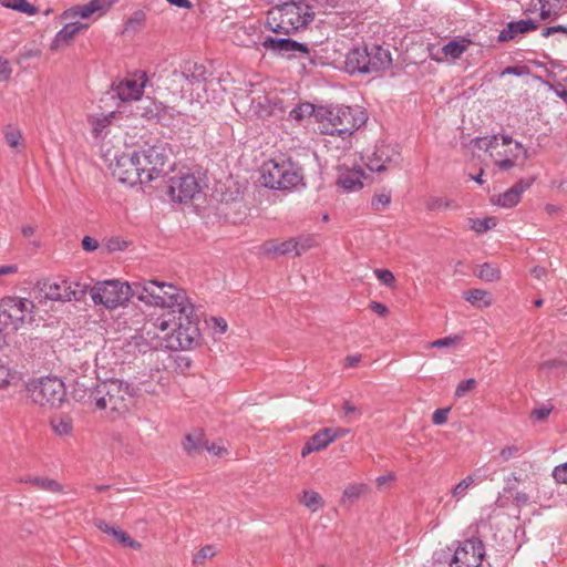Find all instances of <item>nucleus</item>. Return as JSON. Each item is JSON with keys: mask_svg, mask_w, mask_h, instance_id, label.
Instances as JSON below:
<instances>
[{"mask_svg": "<svg viewBox=\"0 0 567 567\" xmlns=\"http://www.w3.org/2000/svg\"><path fill=\"white\" fill-rule=\"evenodd\" d=\"M159 295L164 297V302L153 306L172 309L158 317L154 323L161 331H172L165 336L166 348L173 351L193 349L198 344L200 338L199 319L186 291L165 282Z\"/></svg>", "mask_w": 567, "mask_h": 567, "instance_id": "obj_1", "label": "nucleus"}, {"mask_svg": "<svg viewBox=\"0 0 567 567\" xmlns=\"http://www.w3.org/2000/svg\"><path fill=\"white\" fill-rule=\"evenodd\" d=\"M164 281L143 280L132 284L120 280H105L96 282L91 288V298L95 305H103L107 309H114L125 305L131 297H136L140 301L153 306L163 303L162 292Z\"/></svg>", "mask_w": 567, "mask_h": 567, "instance_id": "obj_2", "label": "nucleus"}, {"mask_svg": "<svg viewBox=\"0 0 567 567\" xmlns=\"http://www.w3.org/2000/svg\"><path fill=\"white\" fill-rule=\"evenodd\" d=\"M137 389L126 381L109 379L92 388L76 384L73 390L75 400L83 402L93 410L105 411L107 414H122L128 410Z\"/></svg>", "mask_w": 567, "mask_h": 567, "instance_id": "obj_3", "label": "nucleus"}, {"mask_svg": "<svg viewBox=\"0 0 567 567\" xmlns=\"http://www.w3.org/2000/svg\"><path fill=\"white\" fill-rule=\"evenodd\" d=\"M367 121L359 107L346 105L318 106L317 122L321 134L337 135L342 140L350 137Z\"/></svg>", "mask_w": 567, "mask_h": 567, "instance_id": "obj_4", "label": "nucleus"}, {"mask_svg": "<svg viewBox=\"0 0 567 567\" xmlns=\"http://www.w3.org/2000/svg\"><path fill=\"white\" fill-rule=\"evenodd\" d=\"M300 166L291 159H269L261 166V183L271 189L287 190L303 184Z\"/></svg>", "mask_w": 567, "mask_h": 567, "instance_id": "obj_5", "label": "nucleus"}, {"mask_svg": "<svg viewBox=\"0 0 567 567\" xmlns=\"http://www.w3.org/2000/svg\"><path fill=\"white\" fill-rule=\"evenodd\" d=\"M35 306L32 300L16 296L0 299V333L7 330L18 331L33 320Z\"/></svg>", "mask_w": 567, "mask_h": 567, "instance_id": "obj_6", "label": "nucleus"}, {"mask_svg": "<svg viewBox=\"0 0 567 567\" xmlns=\"http://www.w3.org/2000/svg\"><path fill=\"white\" fill-rule=\"evenodd\" d=\"M278 23L271 28L277 33H292L306 28L315 18L312 8L303 1H287L276 8Z\"/></svg>", "mask_w": 567, "mask_h": 567, "instance_id": "obj_7", "label": "nucleus"}, {"mask_svg": "<svg viewBox=\"0 0 567 567\" xmlns=\"http://www.w3.org/2000/svg\"><path fill=\"white\" fill-rule=\"evenodd\" d=\"M40 289L49 300L68 302L82 300L87 293L89 286L79 281L55 278L44 280Z\"/></svg>", "mask_w": 567, "mask_h": 567, "instance_id": "obj_8", "label": "nucleus"}, {"mask_svg": "<svg viewBox=\"0 0 567 567\" xmlns=\"http://www.w3.org/2000/svg\"><path fill=\"white\" fill-rule=\"evenodd\" d=\"M140 167L143 168L144 184L157 178L165 172L169 159V152L162 145H154L146 150L136 151Z\"/></svg>", "mask_w": 567, "mask_h": 567, "instance_id": "obj_9", "label": "nucleus"}, {"mask_svg": "<svg viewBox=\"0 0 567 567\" xmlns=\"http://www.w3.org/2000/svg\"><path fill=\"white\" fill-rule=\"evenodd\" d=\"M30 391L35 403L50 408H59L66 395L64 383L58 378L41 379Z\"/></svg>", "mask_w": 567, "mask_h": 567, "instance_id": "obj_10", "label": "nucleus"}, {"mask_svg": "<svg viewBox=\"0 0 567 567\" xmlns=\"http://www.w3.org/2000/svg\"><path fill=\"white\" fill-rule=\"evenodd\" d=\"M140 164L136 151L131 154L122 153L116 155L114 162L111 163L112 175L121 183L132 186L144 184L143 168L140 167Z\"/></svg>", "mask_w": 567, "mask_h": 567, "instance_id": "obj_11", "label": "nucleus"}, {"mask_svg": "<svg viewBox=\"0 0 567 567\" xmlns=\"http://www.w3.org/2000/svg\"><path fill=\"white\" fill-rule=\"evenodd\" d=\"M485 556L484 543L476 537L458 542L450 567H480Z\"/></svg>", "mask_w": 567, "mask_h": 567, "instance_id": "obj_12", "label": "nucleus"}, {"mask_svg": "<svg viewBox=\"0 0 567 567\" xmlns=\"http://www.w3.org/2000/svg\"><path fill=\"white\" fill-rule=\"evenodd\" d=\"M200 185L194 174L186 173L169 178L167 184V195L173 202L187 203L200 193Z\"/></svg>", "mask_w": 567, "mask_h": 567, "instance_id": "obj_13", "label": "nucleus"}, {"mask_svg": "<svg viewBox=\"0 0 567 567\" xmlns=\"http://www.w3.org/2000/svg\"><path fill=\"white\" fill-rule=\"evenodd\" d=\"M401 159L398 145L382 143L367 156V167L372 172H383L391 165H399Z\"/></svg>", "mask_w": 567, "mask_h": 567, "instance_id": "obj_14", "label": "nucleus"}, {"mask_svg": "<svg viewBox=\"0 0 567 567\" xmlns=\"http://www.w3.org/2000/svg\"><path fill=\"white\" fill-rule=\"evenodd\" d=\"M316 245V239L313 236H299L296 238H290L282 243L275 241H266L264 244V250L268 255H288L293 252L295 256H300L311 247Z\"/></svg>", "mask_w": 567, "mask_h": 567, "instance_id": "obj_15", "label": "nucleus"}, {"mask_svg": "<svg viewBox=\"0 0 567 567\" xmlns=\"http://www.w3.org/2000/svg\"><path fill=\"white\" fill-rule=\"evenodd\" d=\"M261 45L266 50H270L274 53L287 58L295 56L297 52L303 54L309 53V48L307 44L300 43L289 38H274L268 35L262 40Z\"/></svg>", "mask_w": 567, "mask_h": 567, "instance_id": "obj_16", "label": "nucleus"}, {"mask_svg": "<svg viewBox=\"0 0 567 567\" xmlns=\"http://www.w3.org/2000/svg\"><path fill=\"white\" fill-rule=\"evenodd\" d=\"M146 82L147 76L145 72H141L140 74H135L133 78H125L120 81L115 85L114 90L123 102L140 100Z\"/></svg>", "mask_w": 567, "mask_h": 567, "instance_id": "obj_17", "label": "nucleus"}, {"mask_svg": "<svg viewBox=\"0 0 567 567\" xmlns=\"http://www.w3.org/2000/svg\"><path fill=\"white\" fill-rule=\"evenodd\" d=\"M115 0H91L84 4H76L64 11L65 19H87L92 14H104L113 4Z\"/></svg>", "mask_w": 567, "mask_h": 567, "instance_id": "obj_18", "label": "nucleus"}, {"mask_svg": "<svg viewBox=\"0 0 567 567\" xmlns=\"http://www.w3.org/2000/svg\"><path fill=\"white\" fill-rule=\"evenodd\" d=\"M367 51L368 74L384 71L391 66L392 56L389 50L382 48L379 44H371L367 45Z\"/></svg>", "mask_w": 567, "mask_h": 567, "instance_id": "obj_19", "label": "nucleus"}, {"mask_svg": "<svg viewBox=\"0 0 567 567\" xmlns=\"http://www.w3.org/2000/svg\"><path fill=\"white\" fill-rule=\"evenodd\" d=\"M364 173L361 168H348L340 166L338 171L337 185L347 192L359 190L363 187L362 178Z\"/></svg>", "mask_w": 567, "mask_h": 567, "instance_id": "obj_20", "label": "nucleus"}, {"mask_svg": "<svg viewBox=\"0 0 567 567\" xmlns=\"http://www.w3.org/2000/svg\"><path fill=\"white\" fill-rule=\"evenodd\" d=\"M337 437H339V434L337 432L332 433V429L320 430L307 441L301 450V456L305 457L312 452L326 449Z\"/></svg>", "mask_w": 567, "mask_h": 567, "instance_id": "obj_21", "label": "nucleus"}, {"mask_svg": "<svg viewBox=\"0 0 567 567\" xmlns=\"http://www.w3.org/2000/svg\"><path fill=\"white\" fill-rule=\"evenodd\" d=\"M534 183V178L519 179L516 184H514L511 188H508L505 193L501 194L497 198V205L506 208L514 207L520 200L522 194L528 189Z\"/></svg>", "mask_w": 567, "mask_h": 567, "instance_id": "obj_22", "label": "nucleus"}, {"mask_svg": "<svg viewBox=\"0 0 567 567\" xmlns=\"http://www.w3.org/2000/svg\"><path fill=\"white\" fill-rule=\"evenodd\" d=\"M140 109L142 110V116L148 120L157 118L159 122L164 121L166 115L171 118H174L176 114L181 115V112H176L174 109L157 103L152 99L142 101Z\"/></svg>", "mask_w": 567, "mask_h": 567, "instance_id": "obj_23", "label": "nucleus"}, {"mask_svg": "<svg viewBox=\"0 0 567 567\" xmlns=\"http://www.w3.org/2000/svg\"><path fill=\"white\" fill-rule=\"evenodd\" d=\"M367 59V45L353 48L346 56V70L350 74H368Z\"/></svg>", "mask_w": 567, "mask_h": 567, "instance_id": "obj_24", "label": "nucleus"}, {"mask_svg": "<svg viewBox=\"0 0 567 567\" xmlns=\"http://www.w3.org/2000/svg\"><path fill=\"white\" fill-rule=\"evenodd\" d=\"M538 28V23L532 19L511 21L506 28L498 34L499 42H507L516 38L520 33L534 31Z\"/></svg>", "mask_w": 567, "mask_h": 567, "instance_id": "obj_25", "label": "nucleus"}, {"mask_svg": "<svg viewBox=\"0 0 567 567\" xmlns=\"http://www.w3.org/2000/svg\"><path fill=\"white\" fill-rule=\"evenodd\" d=\"M94 524L102 533L113 537V539L121 545L134 549L141 547V544L134 540L125 530L116 528L103 519H96Z\"/></svg>", "mask_w": 567, "mask_h": 567, "instance_id": "obj_26", "label": "nucleus"}, {"mask_svg": "<svg viewBox=\"0 0 567 567\" xmlns=\"http://www.w3.org/2000/svg\"><path fill=\"white\" fill-rule=\"evenodd\" d=\"M174 78L187 81L190 85L205 82L207 79L206 68L198 63H187L183 71H175Z\"/></svg>", "mask_w": 567, "mask_h": 567, "instance_id": "obj_27", "label": "nucleus"}, {"mask_svg": "<svg viewBox=\"0 0 567 567\" xmlns=\"http://www.w3.org/2000/svg\"><path fill=\"white\" fill-rule=\"evenodd\" d=\"M86 23L82 22H70L66 23L55 35L53 40V47L59 48L61 45H68L70 41L82 30L87 29Z\"/></svg>", "mask_w": 567, "mask_h": 567, "instance_id": "obj_28", "label": "nucleus"}, {"mask_svg": "<svg viewBox=\"0 0 567 567\" xmlns=\"http://www.w3.org/2000/svg\"><path fill=\"white\" fill-rule=\"evenodd\" d=\"M470 44H472L471 39L458 37L449 41L442 47L441 50L446 58L456 60L463 55V53L468 49Z\"/></svg>", "mask_w": 567, "mask_h": 567, "instance_id": "obj_29", "label": "nucleus"}, {"mask_svg": "<svg viewBox=\"0 0 567 567\" xmlns=\"http://www.w3.org/2000/svg\"><path fill=\"white\" fill-rule=\"evenodd\" d=\"M478 473L480 470H476L474 473L467 475L453 487L451 493L456 501L462 499L467 494V489L470 486L482 481V476Z\"/></svg>", "mask_w": 567, "mask_h": 567, "instance_id": "obj_30", "label": "nucleus"}, {"mask_svg": "<svg viewBox=\"0 0 567 567\" xmlns=\"http://www.w3.org/2000/svg\"><path fill=\"white\" fill-rule=\"evenodd\" d=\"M464 299L477 308L489 307L492 305L491 295L486 290L471 289L464 292Z\"/></svg>", "mask_w": 567, "mask_h": 567, "instance_id": "obj_31", "label": "nucleus"}, {"mask_svg": "<svg viewBox=\"0 0 567 567\" xmlns=\"http://www.w3.org/2000/svg\"><path fill=\"white\" fill-rule=\"evenodd\" d=\"M525 452L523 444L514 443L503 447L497 455L493 457V461L497 464L509 462L513 458L519 457Z\"/></svg>", "mask_w": 567, "mask_h": 567, "instance_id": "obj_32", "label": "nucleus"}, {"mask_svg": "<svg viewBox=\"0 0 567 567\" xmlns=\"http://www.w3.org/2000/svg\"><path fill=\"white\" fill-rule=\"evenodd\" d=\"M3 136L6 143L13 148L17 153L21 152L24 147L23 138L20 130L13 125H7L3 128Z\"/></svg>", "mask_w": 567, "mask_h": 567, "instance_id": "obj_33", "label": "nucleus"}, {"mask_svg": "<svg viewBox=\"0 0 567 567\" xmlns=\"http://www.w3.org/2000/svg\"><path fill=\"white\" fill-rule=\"evenodd\" d=\"M516 154H513L512 157H505L503 159L496 161L495 165L502 171H508L515 166L516 161L519 155H522L523 161L528 158L527 150L519 142H515Z\"/></svg>", "mask_w": 567, "mask_h": 567, "instance_id": "obj_34", "label": "nucleus"}, {"mask_svg": "<svg viewBox=\"0 0 567 567\" xmlns=\"http://www.w3.org/2000/svg\"><path fill=\"white\" fill-rule=\"evenodd\" d=\"M25 483H30L37 486L40 489L52 492V493H62L63 486L55 480L49 477H29L24 480Z\"/></svg>", "mask_w": 567, "mask_h": 567, "instance_id": "obj_35", "label": "nucleus"}, {"mask_svg": "<svg viewBox=\"0 0 567 567\" xmlns=\"http://www.w3.org/2000/svg\"><path fill=\"white\" fill-rule=\"evenodd\" d=\"M204 435L202 432L187 434L183 443L185 451L189 455L198 454L203 451Z\"/></svg>", "mask_w": 567, "mask_h": 567, "instance_id": "obj_36", "label": "nucleus"}, {"mask_svg": "<svg viewBox=\"0 0 567 567\" xmlns=\"http://www.w3.org/2000/svg\"><path fill=\"white\" fill-rule=\"evenodd\" d=\"M318 106H315L311 103H302L293 107L289 117L297 122L302 121L306 116H313L317 120Z\"/></svg>", "mask_w": 567, "mask_h": 567, "instance_id": "obj_37", "label": "nucleus"}, {"mask_svg": "<svg viewBox=\"0 0 567 567\" xmlns=\"http://www.w3.org/2000/svg\"><path fill=\"white\" fill-rule=\"evenodd\" d=\"M21 381L20 373L7 365L0 364V389L17 385Z\"/></svg>", "mask_w": 567, "mask_h": 567, "instance_id": "obj_38", "label": "nucleus"}, {"mask_svg": "<svg viewBox=\"0 0 567 567\" xmlns=\"http://www.w3.org/2000/svg\"><path fill=\"white\" fill-rule=\"evenodd\" d=\"M300 502L311 509V512H317L320 507L323 506V499L319 493L315 491H305Z\"/></svg>", "mask_w": 567, "mask_h": 567, "instance_id": "obj_39", "label": "nucleus"}, {"mask_svg": "<svg viewBox=\"0 0 567 567\" xmlns=\"http://www.w3.org/2000/svg\"><path fill=\"white\" fill-rule=\"evenodd\" d=\"M7 8L17 10L19 12L27 13L29 16H32L37 13L38 9L33 4H31L28 0H7L6 3H3Z\"/></svg>", "mask_w": 567, "mask_h": 567, "instance_id": "obj_40", "label": "nucleus"}, {"mask_svg": "<svg viewBox=\"0 0 567 567\" xmlns=\"http://www.w3.org/2000/svg\"><path fill=\"white\" fill-rule=\"evenodd\" d=\"M478 278L485 281H495L501 278V271L498 268L494 267L493 265L485 262L480 267V270L477 272Z\"/></svg>", "mask_w": 567, "mask_h": 567, "instance_id": "obj_41", "label": "nucleus"}, {"mask_svg": "<svg viewBox=\"0 0 567 567\" xmlns=\"http://www.w3.org/2000/svg\"><path fill=\"white\" fill-rule=\"evenodd\" d=\"M454 202L452 199L437 197V196H431L427 198L425 205L426 208L430 212H436L441 209L451 208L453 206Z\"/></svg>", "mask_w": 567, "mask_h": 567, "instance_id": "obj_42", "label": "nucleus"}, {"mask_svg": "<svg viewBox=\"0 0 567 567\" xmlns=\"http://www.w3.org/2000/svg\"><path fill=\"white\" fill-rule=\"evenodd\" d=\"M251 107L255 114L262 116L269 113V101L264 94H259L257 97L251 96Z\"/></svg>", "mask_w": 567, "mask_h": 567, "instance_id": "obj_43", "label": "nucleus"}, {"mask_svg": "<svg viewBox=\"0 0 567 567\" xmlns=\"http://www.w3.org/2000/svg\"><path fill=\"white\" fill-rule=\"evenodd\" d=\"M497 225V220L495 217H485L483 219H473L471 228L476 233H485Z\"/></svg>", "mask_w": 567, "mask_h": 567, "instance_id": "obj_44", "label": "nucleus"}, {"mask_svg": "<svg viewBox=\"0 0 567 567\" xmlns=\"http://www.w3.org/2000/svg\"><path fill=\"white\" fill-rule=\"evenodd\" d=\"M368 491V486L364 484H351L343 491V502L346 499L354 501L362 496Z\"/></svg>", "mask_w": 567, "mask_h": 567, "instance_id": "obj_45", "label": "nucleus"}, {"mask_svg": "<svg viewBox=\"0 0 567 567\" xmlns=\"http://www.w3.org/2000/svg\"><path fill=\"white\" fill-rule=\"evenodd\" d=\"M216 549L212 545H206L202 547L194 556L193 564L202 565L205 563L207 558H212L216 555Z\"/></svg>", "mask_w": 567, "mask_h": 567, "instance_id": "obj_46", "label": "nucleus"}, {"mask_svg": "<svg viewBox=\"0 0 567 567\" xmlns=\"http://www.w3.org/2000/svg\"><path fill=\"white\" fill-rule=\"evenodd\" d=\"M145 21V13L143 11H135L125 23V31L138 30Z\"/></svg>", "mask_w": 567, "mask_h": 567, "instance_id": "obj_47", "label": "nucleus"}, {"mask_svg": "<svg viewBox=\"0 0 567 567\" xmlns=\"http://www.w3.org/2000/svg\"><path fill=\"white\" fill-rule=\"evenodd\" d=\"M476 386V381L475 379H467V380H463L461 381L457 386H456V390H455V396L456 398H463L470 391H472L473 389H475Z\"/></svg>", "mask_w": 567, "mask_h": 567, "instance_id": "obj_48", "label": "nucleus"}, {"mask_svg": "<svg viewBox=\"0 0 567 567\" xmlns=\"http://www.w3.org/2000/svg\"><path fill=\"white\" fill-rule=\"evenodd\" d=\"M497 145H498V136L497 135L486 136V137L476 140V146L480 150L489 151L492 148L497 147Z\"/></svg>", "mask_w": 567, "mask_h": 567, "instance_id": "obj_49", "label": "nucleus"}, {"mask_svg": "<svg viewBox=\"0 0 567 567\" xmlns=\"http://www.w3.org/2000/svg\"><path fill=\"white\" fill-rule=\"evenodd\" d=\"M462 340L461 336H449L445 338L437 339L431 343V347L434 348H445V347H452L457 343H460Z\"/></svg>", "mask_w": 567, "mask_h": 567, "instance_id": "obj_50", "label": "nucleus"}, {"mask_svg": "<svg viewBox=\"0 0 567 567\" xmlns=\"http://www.w3.org/2000/svg\"><path fill=\"white\" fill-rule=\"evenodd\" d=\"M377 278L386 287H392L395 282L394 275L388 269H375Z\"/></svg>", "mask_w": 567, "mask_h": 567, "instance_id": "obj_51", "label": "nucleus"}, {"mask_svg": "<svg viewBox=\"0 0 567 567\" xmlns=\"http://www.w3.org/2000/svg\"><path fill=\"white\" fill-rule=\"evenodd\" d=\"M112 117H113V114H111L109 116L99 117L93 121L94 136L97 137L110 125Z\"/></svg>", "mask_w": 567, "mask_h": 567, "instance_id": "obj_52", "label": "nucleus"}, {"mask_svg": "<svg viewBox=\"0 0 567 567\" xmlns=\"http://www.w3.org/2000/svg\"><path fill=\"white\" fill-rule=\"evenodd\" d=\"M391 203L390 194H378L372 198L371 205L374 210H380Z\"/></svg>", "mask_w": 567, "mask_h": 567, "instance_id": "obj_53", "label": "nucleus"}, {"mask_svg": "<svg viewBox=\"0 0 567 567\" xmlns=\"http://www.w3.org/2000/svg\"><path fill=\"white\" fill-rule=\"evenodd\" d=\"M524 76L529 74V68L527 65L507 66L501 72V76L504 75Z\"/></svg>", "mask_w": 567, "mask_h": 567, "instance_id": "obj_54", "label": "nucleus"}, {"mask_svg": "<svg viewBox=\"0 0 567 567\" xmlns=\"http://www.w3.org/2000/svg\"><path fill=\"white\" fill-rule=\"evenodd\" d=\"M53 429L59 435H68L72 432V423L70 420L60 419L53 423Z\"/></svg>", "mask_w": 567, "mask_h": 567, "instance_id": "obj_55", "label": "nucleus"}, {"mask_svg": "<svg viewBox=\"0 0 567 567\" xmlns=\"http://www.w3.org/2000/svg\"><path fill=\"white\" fill-rule=\"evenodd\" d=\"M553 477L557 483L567 484V462L554 468Z\"/></svg>", "mask_w": 567, "mask_h": 567, "instance_id": "obj_56", "label": "nucleus"}, {"mask_svg": "<svg viewBox=\"0 0 567 567\" xmlns=\"http://www.w3.org/2000/svg\"><path fill=\"white\" fill-rule=\"evenodd\" d=\"M450 409H437L432 415V422L435 425H442L446 423Z\"/></svg>", "mask_w": 567, "mask_h": 567, "instance_id": "obj_57", "label": "nucleus"}, {"mask_svg": "<svg viewBox=\"0 0 567 567\" xmlns=\"http://www.w3.org/2000/svg\"><path fill=\"white\" fill-rule=\"evenodd\" d=\"M540 3V19L542 20H548V19H557L558 12H551L550 9L547 8V1L546 0H538Z\"/></svg>", "mask_w": 567, "mask_h": 567, "instance_id": "obj_58", "label": "nucleus"}, {"mask_svg": "<svg viewBox=\"0 0 567 567\" xmlns=\"http://www.w3.org/2000/svg\"><path fill=\"white\" fill-rule=\"evenodd\" d=\"M550 409L547 406H540L534 409L530 413V417L535 421H544L550 413Z\"/></svg>", "mask_w": 567, "mask_h": 567, "instance_id": "obj_59", "label": "nucleus"}, {"mask_svg": "<svg viewBox=\"0 0 567 567\" xmlns=\"http://www.w3.org/2000/svg\"><path fill=\"white\" fill-rule=\"evenodd\" d=\"M11 68L9 65V62L6 59L0 58V82L9 80Z\"/></svg>", "mask_w": 567, "mask_h": 567, "instance_id": "obj_60", "label": "nucleus"}, {"mask_svg": "<svg viewBox=\"0 0 567 567\" xmlns=\"http://www.w3.org/2000/svg\"><path fill=\"white\" fill-rule=\"evenodd\" d=\"M212 322H213V330L216 332V333H225L226 330H227V322L224 318H217V317H213L212 318Z\"/></svg>", "mask_w": 567, "mask_h": 567, "instance_id": "obj_61", "label": "nucleus"}, {"mask_svg": "<svg viewBox=\"0 0 567 567\" xmlns=\"http://www.w3.org/2000/svg\"><path fill=\"white\" fill-rule=\"evenodd\" d=\"M558 32L567 34V27L558 24V25L545 28L542 32V35L545 38H548L549 35H553Z\"/></svg>", "mask_w": 567, "mask_h": 567, "instance_id": "obj_62", "label": "nucleus"}, {"mask_svg": "<svg viewBox=\"0 0 567 567\" xmlns=\"http://www.w3.org/2000/svg\"><path fill=\"white\" fill-rule=\"evenodd\" d=\"M82 247L86 251H94L95 249H97L99 243L96 239L90 236H84V238L82 239Z\"/></svg>", "mask_w": 567, "mask_h": 567, "instance_id": "obj_63", "label": "nucleus"}, {"mask_svg": "<svg viewBox=\"0 0 567 567\" xmlns=\"http://www.w3.org/2000/svg\"><path fill=\"white\" fill-rule=\"evenodd\" d=\"M514 503L518 507L525 506L529 503V495L524 492H516V494L514 496Z\"/></svg>", "mask_w": 567, "mask_h": 567, "instance_id": "obj_64", "label": "nucleus"}]
</instances>
